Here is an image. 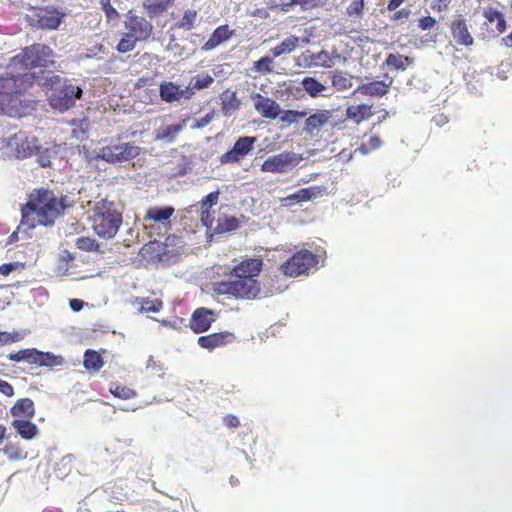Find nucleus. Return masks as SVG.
<instances>
[{"instance_id": "nucleus-44", "label": "nucleus", "mask_w": 512, "mask_h": 512, "mask_svg": "<svg viewBox=\"0 0 512 512\" xmlns=\"http://www.w3.org/2000/svg\"><path fill=\"white\" fill-rule=\"evenodd\" d=\"M62 363V357L56 356L51 352L43 353L40 351V355L35 360V364L41 366L60 365Z\"/></svg>"}, {"instance_id": "nucleus-34", "label": "nucleus", "mask_w": 512, "mask_h": 512, "mask_svg": "<svg viewBox=\"0 0 512 512\" xmlns=\"http://www.w3.org/2000/svg\"><path fill=\"white\" fill-rule=\"evenodd\" d=\"M219 200V191H213L205 196L198 204L191 205L183 211L186 213H198L199 211L209 210L210 207L216 205Z\"/></svg>"}, {"instance_id": "nucleus-40", "label": "nucleus", "mask_w": 512, "mask_h": 512, "mask_svg": "<svg viewBox=\"0 0 512 512\" xmlns=\"http://www.w3.org/2000/svg\"><path fill=\"white\" fill-rule=\"evenodd\" d=\"M222 111L225 115L230 116L239 108V101L237 100L235 93L226 92L222 95Z\"/></svg>"}, {"instance_id": "nucleus-20", "label": "nucleus", "mask_w": 512, "mask_h": 512, "mask_svg": "<svg viewBox=\"0 0 512 512\" xmlns=\"http://www.w3.org/2000/svg\"><path fill=\"white\" fill-rule=\"evenodd\" d=\"M302 55L307 68H331L334 66V57L328 51L322 50L318 53H310Z\"/></svg>"}, {"instance_id": "nucleus-29", "label": "nucleus", "mask_w": 512, "mask_h": 512, "mask_svg": "<svg viewBox=\"0 0 512 512\" xmlns=\"http://www.w3.org/2000/svg\"><path fill=\"white\" fill-rule=\"evenodd\" d=\"M332 87L337 92H344L353 86V76L341 70H334L329 74Z\"/></svg>"}, {"instance_id": "nucleus-52", "label": "nucleus", "mask_w": 512, "mask_h": 512, "mask_svg": "<svg viewBox=\"0 0 512 512\" xmlns=\"http://www.w3.org/2000/svg\"><path fill=\"white\" fill-rule=\"evenodd\" d=\"M196 16L197 12L195 10H187L179 22V27L186 30L192 29L194 27Z\"/></svg>"}, {"instance_id": "nucleus-14", "label": "nucleus", "mask_w": 512, "mask_h": 512, "mask_svg": "<svg viewBox=\"0 0 512 512\" xmlns=\"http://www.w3.org/2000/svg\"><path fill=\"white\" fill-rule=\"evenodd\" d=\"M392 83L393 80L389 77L379 81H363L353 91V96L361 94L370 97H381L389 91Z\"/></svg>"}, {"instance_id": "nucleus-27", "label": "nucleus", "mask_w": 512, "mask_h": 512, "mask_svg": "<svg viewBox=\"0 0 512 512\" xmlns=\"http://www.w3.org/2000/svg\"><path fill=\"white\" fill-rule=\"evenodd\" d=\"M301 85L304 91L313 98L328 97L331 95V93H329V88L313 77H305L302 80Z\"/></svg>"}, {"instance_id": "nucleus-5", "label": "nucleus", "mask_w": 512, "mask_h": 512, "mask_svg": "<svg viewBox=\"0 0 512 512\" xmlns=\"http://www.w3.org/2000/svg\"><path fill=\"white\" fill-rule=\"evenodd\" d=\"M317 263V256L307 250L295 253L280 269L285 276L298 277L308 272Z\"/></svg>"}, {"instance_id": "nucleus-33", "label": "nucleus", "mask_w": 512, "mask_h": 512, "mask_svg": "<svg viewBox=\"0 0 512 512\" xmlns=\"http://www.w3.org/2000/svg\"><path fill=\"white\" fill-rule=\"evenodd\" d=\"M483 16L489 23L496 22V30L502 34L507 29V23L505 20V17L502 12L499 10L493 8V7H486L483 10Z\"/></svg>"}, {"instance_id": "nucleus-38", "label": "nucleus", "mask_w": 512, "mask_h": 512, "mask_svg": "<svg viewBox=\"0 0 512 512\" xmlns=\"http://www.w3.org/2000/svg\"><path fill=\"white\" fill-rule=\"evenodd\" d=\"M173 0H145L143 5L147 12L152 15H158L164 12Z\"/></svg>"}, {"instance_id": "nucleus-26", "label": "nucleus", "mask_w": 512, "mask_h": 512, "mask_svg": "<svg viewBox=\"0 0 512 512\" xmlns=\"http://www.w3.org/2000/svg\"><path fill=\"white\" fill-rule=\"evenodd\" d=\"M187 119H182L177 124L167 125L156 130L155 139L172 143L177 135L186 127Z\"/></svg>"}, {"instance_id": "nucleus-6", "label": "nucleus", "mask_w": 512, "mask_h": 512, "mask_svg": "<svg viewBox=\"0 0 512 512\" xmlns=\"http://www.w3.org/2000/svg\"><path fill=\"white\" fill-rule=\"evenodd\" d=\"M301 157L294 152H282L268 157L261 166L263 172L285 173L296 166Z\"/></svg>"}, {"instance_id": "nucleus-28", "label": "nucleus", "mask_w": 512, "mask_h": 512, "mask_svg": "<svg viewBox=\"0 0 512 512\" xmlns=\"http://www.w3.org/2000/svg\"><path fill=\"white\" fill-rule=\"evenodd\" d=\"M11 425L25 440H32L39 433L38 427L28 419H14Z\"/></svg>"}, {"instance_id": "nucleus-15", "label": "nucleus", "mask_w": 512, "mask_h": 512, "mask_svg": "<svg viewBox=\"0 0 512 512\" xmlns=\"http://www.w3.org/2000/svg\"><path fill=\"white\" fill-rule=\"evenodd\" d=\"M255 110L264 118L276 119L280 115V105L273 99L264 97L259 93L251 96Z\"/></svg>"}, {"instance_id": "nucleus-8", "label": "nucleus", "mask_w": 512, "mask_h": 512, "mask_svg": "<svg viewBox=\"0 0 512 512\" xmlns=\"http://www.w3.org/2000/svg\"><path fill=\"white\" fill-rule=\"evenodd\" d=\"M256 137L243 136L240 137L233 145L232 149L220 156L221 164H238L240 163L254 148Z\"/></svg>"}, {"instance_id": "nucleus-19", "label": "nucleus", "mask_w": 512, "mask_h": 512, "mask_svg": "<svg viewBox=\"0 0 512 512\" xmlns=\"http://www.w3.org/2000/svg\"><path fill=\"white\" fill-rule=\"evenodd\" d=\"M61 15L56 11L40 10L30 17L31 25L41 29H56L60 25Z\"/></svg>"}, {"instance_id": "nucleus-13", "label": "nucleus", "mask_w": 512, "mask_h": 512, "mask_svg": "<svg viewBox=\"0 0 512 512\" xmlns=\"http://www.w3.org/2000/svg\"><path fill=\"white\" fill-rule=\"evenodd\" d=\"M127 34L134 37L138 41L146 40L152 33V24L142 17L129 15L125 21Z\"/></svg>"}, {"instance_id": "nucleus-11", "label": "nucleus", "mask_w": 512, "mask_h": 512, "mask_svg": "<svg viewBox=\"0 0 512 512\" xmlns=\"http://www.w3.org/2000/svg\"><path fill=\"white\" fill-rule=\"evenodd\" d=\"M161 99L167 103L180 102L181 100L191 99V89L185 86L182 88L174 82H162L159 87Z\"/></svg>"}, {"instance_id": "nucleus-46", "label": "nucleus", "mask_w": 512, "mask_h": 512, "mask_svg": "<svg viewBox=\"0 0 512 512\" xmlns=\"http://www.w3.org/2000/svg\"><path fill=\"white\" fill-rule=\"evenodd\" d=\"M409 63V58L402 55L390 54L386 59V64L388 66L394 67L398 70H405Z\"/></svg>"}, {"instance_id": "nucleus-60", "label": "nucleus", "mask_w": 512, "mask_h": 512, "mask_svg": "<svg viewBox=\"0 0 512 512\" xmlns=\"http://www.w3.org/2000/svg\"><path fill=\"white\" fill-rule=\"evenodd\" d=\"M435 23H436L435 19L430 16L423 17L419 20V26L423 30L432 28L435 25Z\"/></svg>"}, {"instance_id": "nucleus-41", "label": "nucleus", "mask_w": 512, "mask_h": 512, "mask_svg": "<svg viewBox=\"0 0 512 512\" xmlns=\"http://www.w3.org/2000/svg\"><path fill=\"white\" fill-rule=\"evenodd\" d=\"M140 312L156 313L162 308V302L158 299L141 298L136 300Z\"/></svg>"}, {"instance_id": "nucleus-49", "label": "nucleus", "mask_w": 512, "mask_h": 512, "mask_svg": "<svg viewBox=\"0 0 512 512\" xmlns=\"http://www.w3.org/2000/svg\"><path fill=\"white\" fill-rule=\"evenodd\" d=\"M272 63V58L265 56L254 62V69L261 74H268L273 71Z\"/></svg>"}, {"instance_id": "nucleus-64", "label": "nucleus", "mask_w": 512, "mask_h": 512, "mask_svg": "<svg viewBox=\"0 0 512 512\" xmlns=\"http://www.w3.org/2000/svg\"><path fill=\"white\" fill-rule=\"evenodd\" d=\"M69 306L74 312H78L83 308L84 302L79 299H71L69 302Z\"/></svg>"}, {"instance_id": "nucleus-56", "label": "nucleus", "mask_w": 512, "mask_h": 512, "mask_svg": "<svg viewBox=\"0 0 512 512\" xmlns=\"http://www.w3.org/2000/svg\"><path fill=\"white\" fill-rule=\"evenodd\" d=\"M200 212V220L203 226L207 227L208 229L212 228L213 223V217L209 210H203Z\"/></svg>"}, {"instance_id": "nucleus-21", "label": "nucleus", "mask_w": 512, "mask_h": 512, "mask_svg": "<svg viewBox=\"0 0 512 512\" xmlns=\"http://www.w3.org/2000/svg\"><path fill=\"white\" fill-rule=\"evenodd\" d=\"M373 104L361 103L346 108V118L355 124H360L373 116Z\"/></svg>"}, {"instance_id": "nucleus-16", "label": "nucleus", "mask_w": 512, "mask_h": 512, "mask_svg": "<svg viewBox=\"0 0 512 512\" xmlns=\"http://www.w3.org/2000/svg\"><path fill=\"white\" fill-rule=\"evenodd\" d=\"M215 319L216 314L213 310L207 308H198L192 314L190 319V328L195 333L205 332L210 328Z\"/></svg>"}, {"instance_id": "nucleus-31", "label": "nucleus", "mask_w": 512, "mask_h": 512, "mask_svg": "<svg viewBox=\"0 0 512 512\" xmlns=\"http://www.w3.org/2000/svg\"><path fill=\"white\" fill-rule=\"evenodd\" d=\"M300 43V38L295 35H289L283 39L278 45L270 49V53L274 58L285 54L292 53Z\"/></svg>"}, {"instance_id": "nucleus-50", "label": "nucleus", "mask_w": 512, "mask_h": 512, "mask_svg": "<svg viewBox=\"0 0 512 512\" xmlns=\"http://www.w3.org/2000/svg\"><path fill=\"white\" fill-rule=\"evenodd\" d=\"M137 41V39H134V37L125 33L124 37L118 43L117 50L121 53L132 51L135 48Z\"/></svg>"}, {"instance_id": "nucleus-22", "label": "nucleus", "mask_w": 512, "mask_h": 512, "mask_svg": "<svg viewBox=\"0 0 512 512\" xmlns=\"http://www.w3.org/2000/svg\"><path fill=\"white\" fill-rule=\"evenodd\" d=\"M262 268V260L260 258H249L240 262L233 268L235 276H243L254 278L259 274Z\"/></svg>"}, {"instance_id": "nucleus-32", "label": "nucleus", "mask_w": 512, "mask_h": 512, "mask_svg": "<svg viewBox=\"0 0 512 512\" xmlns=\"http://www.w3.org/2000/svg\"><path fill=\"white\" fill-rule=\"evenodd\" d=\"M233 32L229 30L227 25L219 26L212 33L207 42L203 45L204 50H212L218 45L228 40L232 36Z\"/></svg>"}, {"instance_id": "nucleus-7", "label": "nucleus", "mask_w": 512, "mask_h": 512, "mask_svg": "<svg viewBox=\"0 0 512 512\" xmlns=\"http://www.w3.org/2000/svg\"><path fill=\"white\" fill-rule=\"evenodd\" d=\"M82 90L72 84H65L61 89L50 95V105L60 111H66L74 106L76 99L81 97Z\"/></svg>"}, {"instance_id": "nucleus-39", "label": "nucleus", "mask_w": 512, "mask_h": 512, "mask_svg": "<svg viewBox=\"0 0 512 512\" xmlns=\"http://www.w3.org/2000/svg\"><path fill=\"white\" fill-rule=\"evenodd\" d=\"M40 355V351L35 348L25 349L18 352H12L8 355V359L15 362H20L23 360L30 361L35 363L36 358Z\"/></svg>"}, {"instance_id": "nucleus-48", "label": "nucleus", "mask_w": 512, "mask_h": 512, "mask_svg": "<svg viewBox=\"0 0 512 512\" xmlns=\"http://www.w3.org/2000/svg\"><path fill=\"white\" fill-rule=\"evenodd\" d=\"M111 393L121 399H131L136 396V392L128 387L113 385L110 388Z\"/></svg>"}, {"instance_id": "nucleus-43", "label": "nucleus", "mask_w": 512, "mask_h": 512, "mask_svg": "<svg viewBox=\"0 0 512 512\" xmlns=\"http://www.w3.org/2000/svg\"><path fill=\"white\" fill-rule=\"evenodd\" d=\"M307 116L306 111H296V110H281L280 115L277 117L282 122H286L289 124L296 123L299 118H304Z\"/></svg>"}, {"instance_id": "nucleus-58", "label": "nucleus", "mask_w": 512, "mask_h": 512, "mask_svg": "<svg viewBox=\"0 0 512 512\" xmlns=\"http://www.w3.org/2000/svg\"><path fill=\"white\" fill-rule=\"evenodd\" d=\"M213 119V114L211 113H208L207 115H205L204 117H202L201 119L197 120L196 123H194L191 128L192 129H202L204 127H206Z\"/></svg>"}, {"instance_id": "nucleus-25", "label": "nucleus", "mask_w": 512, "mask_h": 512, "mask_svg": "<svg viewBox=\"0 0 512 512\" xmlns=\"http://www.w3.org/2000/svg\"><path fill=\"white\" fill-rule=\"evenodd\" d=\"M452 35L459 45L470 46L473 44V37L468 31L466 21L457 19L452 23Z\"/></svg>"}, {"instance_id": "nucleus-18", "label": "nucleus", "mask_w": 512, "mask_h": 512, "mask_svg": "<svg viewBox=\"0 0 512 512\" xmlns=\"http://www.w3.org/2000/svg\"><path fill=\"white\" fill-rule=\"evenodd\" d=\"M332 111L330 110H316L313 114L306 118L303 130L310 135H315L319 130L327 125L332 119Z\"/></svg>"}, {"instance_id": "nucleus-53", "label": "nucleus", "mask_w": 512, "mask_h": 512, "mask_svg": "<svg viewBox=\"0 0 512 512\" xmlns=\"http://www.w3.org/2000/svg\"><path fill=\"white\" fill-rule=\"evenodd\" d=\"M349 1H350V3L347 6V13L350 16H352L354 14L359 16L364 9V0H349Z\"/></svg>"}, {"instance_id": "nucleus-4", "label": "nucleus", "mask_w": 512, "mask_h": 512, "mask_svg": "<svg viewBox=\"0 0 512 512\" xmlns=\"http://www.w3.org/2000/svg\"><path fill=\"white\" fill-rule=\"evenodd\" d=\"M235 277L234 280L220 282L216 291L219 294H227L241 299H253L259 294L260 287L257 280L243 276Z\"/></svg>"}, {"instance_id": "nucleus-59", "label": "nucleus", "mask_w": 512, "mask_h": 512, "mask_svg": "<svg viewBox=\"0 0 512 512\" xmlns=\"http://www.w3.org/2000/svg\"><path fill=\"white\" fill-rule=\"evenodd\" d=\"M26 335H27V333L25 330L14 331L11 333L8 332V336H9L8 340L10 341V343L18 342V341L23 340Z\"/></svg>"}, {"instance_id": "nucleus-2", "label": "nucleus", "mask_w": 512, "mask_h": 512, "mask_svg": "<svg viewBox=\"0 0 512 512\" xmlns=\"http://www.w3.org/2000/svg\"><path fill=\"white\" fill-rule=\"evenodd\" d=\"M89 219L94 232L103 239H112L122 224V215L112 202L100 200L90 209Z\"/></svg>"}, {"instance_id": "nucleus-61", "label": "nucleus", "mask_w": 512, "mask_h": 512, "mask_svg": "<svg viewBox=\"0 0 512 512\" xmlns=\"http://www.w3.org/2000/svg\"><path fill=\"white\" fill-rule=\"evenodd\" d=\"M0 392L8 397H11L14 394V389L8 382L0 380Z\"/></svg>"}, {"instance_id": "nucleus-23", "label": "nucleus", "mask_w": 512, "mask_h": 512, "mask_svg": "<svg viewBox=\"0 0 512 512\" xmlns=\"http://www.w3.org/2000/svg\"><path fill=\"white\" fill-rule=\"evenodd\" d=\"M232 334L229 332L213 333L198 338L200 347L208 350H213L217 347L231 342Z\"/></svg>"}, {"instance_id": "nucleus-42", "label": "nucleus", "mask_w": 512, "mask_h": 512, "mask_svg": "<svg viewBox=\"0 0 512 512\" xmlns=\"http://www.w3.org/2000/svg\"><path fill=\"white\" fill-rule=\"evenodd\" d=\"M0 453L4 454L11 461L26 458L20 446L14 443H8L5 447L0 449Z\"/></svg>"}, {"instance_id": "nucleus-54", "label": "nucleus", "mask_w": 512, "mask_h": 512, "mask_svg": "<svg viewBox=\"0 0 512 512\" xmlns=\"http://www.w3.org/2000/svg\"><path fill=\"white\" fill-rule=\"evenodd\" d=\"M382 142L378 136H373L369 139L368 143L360 148L363 154H367L370 151L376 150L381 146Z\"/></svg>"}, {"instance_id": "nucleus-35", "label": "nucleus", "mask_w": 512, "mask_h": 512, "mask_svg": "<svg viewBox=\"0 0 512 512\" xmlns=\"http://www.w3.org/2000/svg\"><path fill=\"white\" fill-rule=\"evenodd\" d=\"M214 82V78L210 76L209 74H199L193 77L189 84L187 85V88L191 89V97L195 94L196 90H201L204 88L209 87Z\"/></svg>"}, {"instance_id": "nucleus-24", "label": "nucleus", "mask_w": 512, "mask_h": 512, "mask_svg": "<svg viewBox=\"0 0 512 512\" xmlns=\"http://www.w3.org/2000/svg\"><path fill=\"white\" fill-rule=\"evenodd\" d=\"M174 213V208L171 206L166 207H150L146 210L144 217L145 221H153L160 223L164 226L169 223L170 217Z\"/></svg>"}, {"instance_id": "nucleus-51", "label": "nucleus", "mask_w": 512, "mask_h": 512, "mask_svg": "<svg viewBox=\"0 0 512 512\" xmlns=\"http://www.w3.org/2000/svg\"><path fill=\"white\" fill-rule=\"evenodd\" d=\"M76 245L79 249L85 251H98L99 245L95 239L90 237H80L76 240Z\"/></svg>"}, {"instance_id": "nucleus-37", "label": "nucleus", "mask_w": 512, "mask_h": 512, "mask_svg": "<svg viewBox=\"0 0 512 512\" xmlns=\"http://www.w3.org/2000/svg\"><path fill=\"white\" fill-rule=\"evenodd\" d=\"M239 222L235 217H228L226 215L219 216L217 225L214 228L215 233H226L238 228Z\"/></svg>"}, {"instance_id": "nucleus-3", "label": "nucleus", "mask_w": 512, "mask_h": 512, "mask_svg": "<svg viewBox=\"0 0 512 512\" xmlns=\"http://www.w3.org/2000/svg\"><path fill=\"white\" fill-rule=\"evenodd\" d=\"M140 154V147L130 142H111L108 145L97 147L92 155L95 159H101L110 164H118L131 161Z\"/></svg>"}, {"instance_id": "nucleus-47", "label": "nucleus", "mask_w": 512, "mask_h": 512, "mask_svg": "<svg viewBox=\"0 0 512 512\" xmlns=\"http://www.w3.org/2000/svg\"><path fill=\"white\" fill-rule=\"evenodd\" d=\"M34 80H38L39 83H41L45 86H49L52 89H55L57 86H61L62 81H63L61 76L55 75V74L51 75L50 73L47 75H42L41 77L35 76Z\"/></svg>"}, {"instance_id": "nucleus-62", "label": "nucleus", "mask_w": 512, "mask_h": 512, "mask_svg": "<svg viewBox=\"0 0 512 512\" xmlns=\"http://www.w3.org/2000/svg\"><path fill=\"white\" fill-rule=\"evenodd\" d=\"M38 154V162L39 164L42 166V167H46V166H49L50 165V159H49V156L45 154V152H40V150H36V152Z\"/></svg>"}, {"instance_id": "nucleus-36", "label": "nucleus", "mask_w": 512, "mask_h": 512, "mask_svg": "<svg viewBox=\"0 0 512 512\" xmlns=\"http://www.w3.org/2000/svg\"><path fill=\"white\" fill-rule=\"evenodd\" d=\"M83 364L88 371H99L103 366V360L99 353L89 349L84 354Z\"/></svg>"}, {"instance_id": "nucleus-55", "label": "nucleus", "mask_w": 512, "mask_h": 512, "mask_svg": "<svg viewBox=\"0 0 512 512\" xmlns=\"http://www.w3.org/2000/svg\"><path fill=\"white\" fill-rule=\"evenodd\" d=\"M100 4L102 9L104 10L106 16L110 19H116L119 16L117 10L110 4V0H100Z\"/></svg>"}, {"instance_id": "nucleus-45", "label": "nucleus", "mask_w": 512, "mask_h": 512, "mask_svg": "<svg viewBox=\"0 0 512 512\" xmlns=\"http://www.w3.org/2000/svg\"><path fill=\"white\" fill-rule=\"evenodd\" d=\"M72 256L69 252L65 251L64 254L58 261L56 267V273L58 276H71L69 260H72Z\"/></svg>"}, {"instance_id": "nucleus-1", "label": "nucleus", "mask_w": 512, "mask_h": 512, "mask_svg": "<svg viewBox=\"0 0 512 512\" xmlns=\"http://www.w3.org/2000/svg\"><path fill=\"white\" fill-rule=\"evenodd\" d=\"M73 205L67 196L58 198L52 191H38L22 209L23 219L35 215L40 225H52L62 212Z\"/></svg>"}, {"instance_id": "nucleus-63", "label": "nucleus", "mask_w": 512, "mask_h": 512, "mask_svg": "<svg viewBox=\"0 0 512 512\" xmlns=\"http://www.w3.org/2000/svg\"><path fill=\"white\" fill-rule=\"evenodd\" d=\"M224 423L229 428H236L239 425V420L237 417L230 415L225 417Z\"/></svg>"}, {"instance_id": "nucleus-9", "label": "nucleus", "mask_w": 512, "mask_h": 512, "mask_svg": "<svg viewBox=\"0 0 512 512\" xmlns=\"http://www.w3.org/2000/svg\"><path fill=\"white\" fill-rule=\"evenodd\" d=\"M8 149L16 158H27L38 150V145L35 138L20 133L9 139Z\"/></svg>"}, {"instance_id": "nucleus-10", "label": "nucleus", "mask_w": 512, "mask_h": 512, "mask_svg": "<svg viewBox=\"0 0 512 512\" xmlns=\"http://www.w3.org/2000/svg\"><path fill=\"white\" fill-rule=\"evenodd\" d=\"M34 79L35 73L32 72L3 78L0 82V94L22 93L27 90Z\"/></svg>"}, {"instance_id": "nucleus-57", "label": "nucleus", "mask_w": 512, "mask_h": 512, "mask_svg": "<svg viewBox=\"0 0 512 512\" xmlns=\"http://www.w3.org/2000/svg\"><path fill=\"white\" fill-rule=\"evenodd\" d=\"M291 4L299 5L303 9H310L316 7L320 0H289Z\"/></svg>"}, {"instance_id": "nucleus-17", "label": "nucleus", "mask_w": 512, "mask_h": 512, "mask_svg": "<svg viewBox=\"0 0 512 512\" xmlns=\"http://www.w3.org/2000/svg\"><path fill=\"white\" fill-rule=\"evenodd\" d=\"M323 192H324V188L319 187V186L303 188L293 194H290L284 198H281L280 199L281 206L291 207L293 205L299 204L301 202H306V201H309L317 196H320L323 194Z\"/></svg>"}, {"instance_id": "nucleus-30", "label": "nucleus", "mask_w": 512, "mask_h": 512, "mask_svg": "<svg viewBox=\"0 0 512 512\" xmlns=\"http://www.w3.org/2000/svg\"><path fill=\"white\" fill-rule=\"evenodd\" d=\"M10 412L16 419L32 418L35 414L34 403L29 398L19 399Z\"/></svg>"}, {"instance_id": "nucleus-12", "label": "nucleus", "mask_w": 512, "mask_h": 512, "mask_svg": "<svg viewBox=\"0 0 512 512\" xmlns=\"http://www.w3.org/2000/svg\"><path fill=\"white\" fill-rule=\"evenodd\" d=\"M24 54V64L26 67H41L46 66L49 58L53 55V51L46 45L37 44L26 48Z\"/></svg>"}]
</instances>
